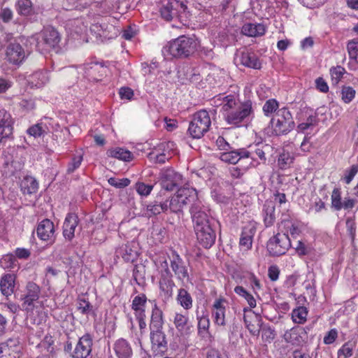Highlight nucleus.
Returning <instances> with one entry per match:
<instances>
[{
  "mask_svg": "<svg viewBox=\"0 0 358 358\" xmlns=\"http://www.w3.org/2000/svg\"><path fill=\"white\" fill-rule=\"evenodd\" d=\"M189 213L198 242L205 248H210L216 238L214 229L216 221L209 207L202 201H197L191 206Z\"/></svg>",
  "mask_w": 358,
  "mask_h": 358,
  "instance_id": "nucleus-1",
  "label": "nucleus"
},
{
  "mask_svg": "<svg viewBox=\"0 0 358 358\" xmlns=\"http://www.w3.org/2000/svg\"><path fill=\"white\" fill-rule=\"evenodd\" d=\"M222 99L224 119L227 124L238 127L253 117L254 108L250 100L239 102L233 94Z\"/></svg>",
  "mask_w": 358,
  "mask_h": 358,
  "instance_id": "nucleus-2",
  "label": "nucleus"
},
{
  "mask_svg": "<svg viewBox=\"0 0 358 358\" xmlns=\"http://www.w3.org/2000/svg\"><path fill=\"white\" fill-rule=\"evenodd\" d=\"M199 46L197 39L182 35L170 41L163 48L162 52L165 57L184 59L192 56Z\"/></svg>",
  "mask_w": 358,
  "mask_h": 358,
  "instance_id": "nucleus-3",
  "label": "nucleus"
},
{
  "mask_svg": "<svg viewBox=\"0 0 358 358\" xmlns=\"http://www.w3.org/2000/svg\"><path fill=\"white\" fill-rule=\"evenodd\" d=\"M197 201H201L198 197L197 191L192 187H184L180 188L177 192L171 196L168 201V209L172 213H179L189 203H194Z\"/></svg>",
  "mask_w": 358,
  "mask_h": 358,
  "instance_id": "nucleus-4",
  "label": "nucleus"
},
{
  "mask_svg": "<svg viewBox=\"0 0 358 358\" xmlns=\"http://www.w3.org/2000/svg\"><path fill=\"white\" fill-rule=\"evenodd\" d=\"M272 134L276 136L285 135L295 127L292 113L287 108L278 110L275 116L271 120Z\"/></svg>",
  "mask_w": 358,
  "mask_h": 358,
  "instance_id": "nucleus-5",
  "label": "nucleus"
},
{
  "mask_svg": "<svg viewBox=\"0 0 358 358\" xmlns=\"http://www.w3.org/2000/svg\"><path fill=\"white\" fill-rule=\"evenodd\" d=\"M211 120L208 112L201 110L193 115L189 122L188 132L194 138H200L209 130Z\"/></svg>",
  "mask_w": 358,
  "mask_h": 358,
  "instance_id": "nucleus-6",
  "label": "nucleus"
},
{
  "mask_svg": "<svg viewBox=\"0 0 358 358\" xmlns=\"http://www.w3.org/2000/svg\"><path fill=\"white\" fill-rule=\"evenodd\" d=\"M36 46L39 50H50L59 46L61 37L59 32L53 27L45 28L36 36Z\"/></svg>",
  "mask_w": 358,
  "mask_h": 358,
  "instance_id": "nucleus-7",
  "label": "nucleus"
},
{
  "mask_svg": "<svg viewBox=\"0 0 358 358\" xmlns=\"http://www.w3.org/2000/svg\"><path fill=\"white\" fill-rule=\"evenodd\" d=\"M266 247L271 255L280 256L291 247V241L287 234L278 233L268 240Z\"/></svg>",
  "mask_w": 358,
  "mask_h": 358,
  "instance_id": "nucleus-8",
  "label": "nucleus"
},
{
  "mask_svg": "<svg viewBox=\"0 0 358 358\" xmlns=\"http://www.w3.org/2000/svg\"><path fill=\"white\" fill-rule=\"evenodd\" d=\"M187 6L179 0H169L160 9L161 16L166 21L180 17L185 13Z\"/></svg>",
  "mask_w": 358,
  "mask_h": 358,
  "instance_id": "nucleus-9",
  "label": "nucleus"
},
{
  "mask_svg": "<svg viewBox=\"0 0 358 358\" xmlns=\"http://www.w3.org/2000/svg\"><path fill=\"white\" fill-rule=\"evenodd\" d=\"M40 295V287L35 282H29L22 295L23 308L27 310H32L35 306V303L38 301Z\"/></svg>",
  "mask_w": 358,
  "mask_h": 358,
  "instance_id": "nucleus-10",
  "label": "nucleus"
},
{
  "mask_svg": "<svg viewBox=\"0 0 358 358\" xmlns=\"http://www.w3.org/2000/svg\"><path fill=\"white\" fill-rule=\"evenodd\" d=\"M21 345L17 338H10L0 343V358H20Z\"/></svg>",
  "mask_w": 358,
  "mask_h": 358,
  "instance_id": "nucleus-11",
  "label": "nucleus"
},
{
  "mask_svg": "<svg viewBox=\"0 0 358 358\" xmlns=\"http://www.w3.org/2000/svg\"><path fill=\"white\" fill-rule=\"evenodd\" d=\"M150 338L152 350L155 355H163L167 350L168 343L163 329L150 330Z\"/></svg>",
  "mask_w": 358,
  "mask_h": 358,
  "instance_id": "nucleus-12",
  "label": "nucleus"
},
{
  "mask_svg": "<svg viewBox=\"0 0 358 358\" xmlns=\"http://www.w3.org/2000/svg\"><path fill=\"white\" fill-rule=\"evenodd\" d=\"M228 301L220 296L214 301L212 305V317L215 325L224 327L226 325L225 314Z\"/></svg>",
  "mask_w": 358,
  "mask_h": 358,
  "instance_id": "nucleus-13",
  "label": "nucleus"
},
{
  "mask_svg": "<svg viewBox=\"0 0 358 358\" xmlns=\"http://www.w3.org/2000/svg\"><path fill=\"white\" fill-rule=\"evenodd\" d=\"M25 57V51L19 43L10 42L7 45L5 59L10 64L19 65L24 60Z\"/></svg>",
  "mask_w": 358,
  "mask_h": 358,
  "instance_id": "nucleus-14",
  "label": "nucleus"
},
{
  "mask_svg": "<svg viewBox=\"0 0 358 358\" xmlns=\"http://www.w3.org/2000/svg\"><path fill=\"white\" fill-rule=\"evenodd\" d=\"M173 322L179 337L187 338L190 336L193 330V326L190 324L187 315L176 313Z\"/></svg>",
  "mask_w": 358,
  "mask_h": 358,
  "instance_id": "nucleus-15",
  "label": "nucleus"
},
{
  "mask_svg": "<svg viewBox=\"0 0 358 358\" xmlns=\"http://www.w3.org/2000/svg\"><path fill=\"white\" fill-rule=\"evenodd\" d=\"M92 338L89 334L80 338L73 352V358H87L92 352Z\"/></svg>",
  "mask_w": 358,
  "mask_h": 358,
  "instance_id": "nucleus-16",
  "label": "nucleus"
},
{
  "mask_svg": "<svg viewBox=\"0 0 358 358\" xmlns=\"http://www.w3.org/2000/svg\"><path fill=\"white\" fill-rule=\"evenodd\" d=\"M251 154L249 150L244 148L238 150H232L231 148L221 152L219 157L223 162L235 164L242 159L249 158Z\"/></svg>",
  "mask_w": 358,
  "mask_h": 358,
  "instance_id": "nucleus-17",
  "label": "nucleus"
},
{
  "mask_svg": "<svg viewBox=\"0 0 358 358\" xmlns=\"http://www.w3.org/2000/svg\"><path fill=\"white\" fill-rule=\"evenodd\" d=\"M36 234L41 240L52 243L55 240V227L53 222L48 219H44L38 224Z\"/></svg>",
  "mask_w": 358,
  "mask_h": 358,
  "instance_id": "nucleus-18",
  "label": "nucleus"
},
{
  "mask_svg": "<svg viewBox=\"0 0 358 358\" xmlns=\"http://www.w3.org/2000/svg\"><path fill=\"white\" fill-rule=\"evenodd\" d=\"M182 180V176L179 173L173 170L166 171L162 176V187L167 191H172L174 187L179 185Z\"/></svg>",
  "mask_w": 358,
  "mask_h": 358,
  "instance_id": "nucleus-19",
  "label": "nucleus"
},
{
  "mask_svg": "<svg viewBox=\"0 0 358 358\" xmlns=\"http://www.w3.org/2000/svg\"><path fill=\"white\" fill-rule=\"evenodd\" d=\"M78 222V217L75 213H69L66 215L63 224V236L66 240L70 241L74 238Z\"/></svg>",
  "mask_w": 358,
  "mask_h": 358,
  "instance_id": "nucleus-20",
  "label": "nucleus"
},
{
  "mask_svg": "<svg viewBox=\"0 0 358 358\" xmlns=\"http://www.w3.org/2000/svg\"><path fill=\"white\" fill-rule=\"evenodd\" d=\"M171 267L179 280H183L185 278H188L189 275L187 268L185 266L182 258L176 252H173L172 253Z\"/></svg>",
  "mask_w": 358,
  "mask_h": 358,
  "instance_id": "nucleus-21",
  "label": "nucleus"
},
{
  "mask_svg": "<svg viewBox=\"0 0 358 358\" xmlns=\"http://www.w3.org/2000/svg\"><path fill=\"white\" fill-rule=\"evenodd\" d=\"M152 302L153 304L151 310L149 329L150 330H157L163 329L164 324L163 311L158 306L155 300L152 301Z\"/></svg>",
  "mask_w": 358,
  "mask_h": 358,
  "instance_id": "nucleus-22",
  "label": "nucleus"
},
{
  "mask_svg": "<svg viewBox=\"0 0 358 358\" xmlns=\"http://www.w3.org/2000/svg\"><path fill=\"white\" fill-rule=\"evenodd\" d=\"M256 232V228L252 225L243 227L239 240V245L243 251H248L252 248L253 237Z\"/></svg>",
  "mask_w": 358,
  "mask_h": 358,
  "instance_id": "nucleus-23",
  "label": "nucleus"
},
{
  "mask_svg": "<svg viewBox=\"0 0 358 358\" xmlns=\"http://www.w3.org/2000/svg\"><path fill=\"white\" fill-rule=\"evenodd\" d=\"M12 119L10 115L5 110H0V142L12 134Z\"/></svg>",
  "mask_w": 358,
  "mask_h": 358,
  "instance_id": "nucleus-24",
  "label": "nucleus"
},
{
  "mask_svg": "<svg viewBox=\"0 0 358 358\" xmlns=\"http://www.w3.org/2000/svg\"><path fill=\"white\" fill-rule=\"evenodd\" d=\"M113 350L117 358H131L132 348L126 339L119 338L113 344Z\"/></svg>",
  "mask_w": 358,
  "mask_h": 358,
  "instance_id": "nucleus-25",
  "label": "nucleus"
},
{
  "mask_svg": "<svg viewBox=\"0 0 358 358\" xmlns=\"http://www.w3.org/2000/svg\"><path fill=\"white\" fill-rule=\"evenodd\" d=\"M306 331L302 327H296L285 331L284 338L286 342L292 345H300L304 341L303 336Z\"/></svg>",
  "mask_w": 358,
  "mask_h": 358,
  "instance_id": "nucleus-26",
  "label": "nucleus"
},
{
  "mask_svg": "<svg viewBox=\"0 0 358 358\" xmlns=\"http://www.w3.org/2000/svg\"><path fill=\"white\" fill-rule=\"evenodd\" d=\"M16 275L13 273H6L2 275L0 280V290L3 296H9L14 292Z\"/></svg>",
  "mask_w": 358,
  "mask_h": 358,
  "instance_id": "nucleus-27",
  "label": "nucleus"
},
{
  "mask_svg": "<svg viewBox=\"0 0 358 358\" xmlns=\"http://www.w3.org/2000/svg\"><path fill=\"white\" fill-rule=\"evenodd\" d=\"M241 32L249 37H259L264 35L266 27L262 23H245L242 27Z\"/></svg>",
  "mask_w": 358,
  "mask_h": 358,
  "instance_id": "nucleus-28",
  "label": "nucleus"
},
{
  "mask_svg": "<svg viewBox=\"0 0 358 358\" xmlns=\"http://www.w3.org/2000/svg\"><path fill=\"white\" fill-rule=\"evenodd\" d=\"M275 210V206L273 201L267 200L265 201L263 206L262 214L266 227L273 225L276 219Z\"/></svg>",
  "mask_w": 358,
  "mask_h": 358,
  "instance_id": "nucleus-29",
  "label": "nucleus"
},
{
  "mask_svg": "<svg viewBox=\"0 0 358 358\" xmlns=\"http://www.w3.org/2000/svg\"><path fill=\"white\" fill-rule=\"evenodd\" d=\"M106 71V69L101 63L90 64L85 67L86 76L89 80L93 81L101 80Z\"/></svg>",
  "mask_w": 358,
  "mask_h": 358,
  "instance_id": "nucleus-30",
  "label": "nucleus"
},
{
  "mask_svg": "<svg viewBox=\"0 0 358 358\" xmlns=\"http://www.w3.org/2000/svg\"><path fill=\"white\" fill-rule=\"evenodd\" d=\"M240 61L241 64L249 68L260 69L262 67V63L257 56L253 52H243Z\"/></svg>",
  "mask_w": 358,
  "mask_h": 358,
  "instance_id": "nucleus-31",
  "label": "nucleus"
},
{
  "mask_svg": "<svg viewBox=\"0 0 358 358\" xmlns=\"http://www.w3.org/2000/svg\"><path fill=\"white\" fill-rule=\"evenodd\" d=\"M166 210H168V201L163 203L153 201L147 206L145 215L148 217H151L158 215L162 212H166ZM143 215L145 216V208L143 210Z\"/></svg>",
  "mask_w": 358,
  "mask_h": 358,
  "instance_id": "nucleus-32",
  "label": "nucleus"
},
{
  "mask_svg": "<svg viewBox=\"0 0 358 358\" xmlns=\"http://www.w3.org/2000/svg\"><path fill=\"white\" fill-rule=\"evenodd\" d=\"M172 275H162L159 280V289L166 296L170 297L173 294V289L175 287V283L172 280Z\"/></svg>",
  "mask_w": 358,
  "mask_h": 358,
  "instance_id": "nucleus-33",
  "label": "nucleus"
},
{
  "mask_svg": "<svg viewBox=\"0 0 358 358\" xmlns=\"http://www.w3.org/2000/svg\"><path fill=\"white\" fill-rule=\"evenodd\" d=\"M146 302L147 297L144 294H141L134 298L131 309L134 311L135 315L145 314Z\"/></svg>",
  "mask_w": 358,
  "mask_h": 358,
  "instance_id": "nucleus-34",
  "label": "nucleus"
},
{
  "mask_svg": "<svg viewBox=\"0 0 358 358\" xmlns=\"http://www.w3.org/2000/svg\"><path fill=\"white\" fill-rule=\"evenodd\" d=\"M108 157L116 158L122 161L129 162L132 159L133 155L127 150L122 148H115L107 151Z\"/></svg>",
  "mask_w": 358,
  "mask_h": 358,
  "instance_id": "nucleus-35",
  "label": "nucleus"
},
{
  "mask_svg": "<svg viewBox=\"0 0 358 358\" xmlns=\"http://www.w3.org/2000/svg\"><path fill=\"white\" fill-rule=\"evenodd\" d=\"M178 303L185 309L189 310L192 307V298L191 294L185 289L181 288L178 290L177 295Z\"/></svg>",
  "mask_w": 358,
  "mask_h": 358,
  "instance_id": "nucleus-36",
  "label": "nucleus"
},
{
  "mask_svg": "<svg viewBox=\"0 0 358 358\" xmlns=\"http://www.w3.org/2000/svg\"><path fill=\"white\" fill-rule=\"evenodd\" d=\"M38 188L36 180L32 176H26L21 183V189L24 194H31L35 193Z\"/></svg>",
  "mask_w": 358,
  "mask_h": 358,
  "instance_id": "nucleus-37",
  "label": "nucleus"
},
{
  "mask_svg": "<svg viewBox=\"0 0 358 358\" xmlns=\"http://www.w3.org/2000/svg\"><path fill=\"white\" fill-rule=\"evenodd\" d=\"M116 253L126 262H133L137 257V251L127 244L120 247L116 250Z\"/></svg>",
  "mask_w": 358,
  "mask_h": 358,
  "instance_id": "nucleus-38",
  "label": "nucleus"
},
{
  "mask_svg": "<svg viewBox=\"0 0 358 358\" xmlns=\"http://www.w3.org/2000/svg\"><path fill=\"white\" fill-rule=\"evenodd\" d=\"M49 80V76L46 71H36L29 78V82L32 85L36 87H41L47 83Z\"/></svg>",
  "mask_w": 358,
  "mask_h": 358,
  "instance_id": "nucleus-39",
  "label": "nucleus"
},
{
  "mask_svg": "<svg viewBox=\"0 0 358 358\" xmlns=\"http://www.w3.org/2000/svg\"><path fill=\"white\" fill-rule=\"evenodd\" d=\"M243 320L245 326L248 331L254 336H258L261 331V327H262V320L260 316L256 315L254 323H252L248 320V317L244 315Z\"/></svg>",
  "mask_w": 358,
  "mask_h": 358,
  "instance_id": "nucleus-40",
  "label": "nucleus"
},
{
  "mask_svg": "<svg viewBox=\"0 0 358 358\" xmlns=\"http://www.w3.org/2000/svg\"><path fill=\"white\" fill-rule=\"evenodd\" d=\"M272 147L268 144L261 145L257 146L254 150H251L250 152L252 153L249 158L255 159V155L257 156L262 162H266V154L271 152Z\"/></svg>",
  "mask_w": 358,
  "mask_h": 358,
  "instance_id": "nucleus-41",
  "label": "nucleus"
},
{
  "mask_svg": "<svg viewBox=\"0 0 358 358\" xmlns=\"http://www.w3.org/2000/svg\"><path fill=\"white\" fill-rule=\"evenodd\" d=\"M294 159V158L291 153L283 151L278 157V166L280 169H287L293 164Z\"/></svg>",
  "mask_w": 358,
  "mask_h": 358,
  "instance_id": "nucleus-42",
  "label": "nucleus"
},
{
  "mask_svg": "<svg viewBox=\"0 0 358 358\" xmlns=\"http://www.w3.org/2000/svg\"><path fill=\"white\" fill-rule=\"evenodd\" d=\"M308 311L303 306L294 308L292 312V318L294 322L303 324L306 321Z\"/></svg>",
  "mask_w": 358,
  "mask_h": 358,
  "instance_id": "nucleus-43",
  "label": "nucleus"
},
{
  "mask_svg": "<svg viewBox=\"0 0 358 358\" xmlns=\"http://www.w3.org/2000/svg\"><path fill=\"white\" fill-rule=\"evenodd\" d=\"M17 13L21 15H29L32 13V3L30 0H17L16 3Z\"/></svg>",
  "mask_w": 358,
  "mask_h": 358,
  "instance_id": "nucleus-44",
  "label": "nucleus"
},
{
  "mask_svg": "<svg viewBox=\"0 0 358 358\" xmlns=\"http://www.w3.org/2000/svg\"><path fill=\"white\" fill-rule=\"evenodd\" d=\"M356 90L351 86L343 85L341 90V98L345 103H350L355 99Z\"/></svg>",
  "mask_w": 358,
  "mask_h": 358,
  "instance_id": "nucleus-45",
  "label": "nucleus"
},
{
  "mask_svg": "<svg viewBox=\"0 0 358 358\" xmlns=\"http://www.w3.org/2000/svg\"><path fill=\"white\" fill-rule=\"evenodd\" d=\"M0 264L3 268H15L19 266L16 257L13 254L4 255L0 260Z\"/></svg>",
  "mask_w": 358,
  "mask_h": 358,
  "instance_id": "nucleus-46",
  "label": "nucleus"
},
{
  "mask_svg": "<svg viewBox=\"0 0 358 358\" xmlns=\"http://www.w3.org/2000/svg\"><path fill=\"white\" fill-rule=\"evenodd\" d=\"M83 160V155H73L70 162L67 164L66 173L68 174L73 173L76 170H77L80 166Z\"/></svg>",
  "mask_w": 358,
  "mask_h": 358,
  "instance_id": "nucleus-47",
  "label": "nucleus"
},
{
  "mask_svg": "<svg viewBox=\"0 0 358 358\" xmlns=\"http://www.w3.org/2000/svg\"><path fill=\"white\" fill-rule=\"evenodd\" d=\"M330 75L334 85H337L345 73V69L341 66H336L330 69Z\"/></svg>",
  "mask_w": 358,
  "mask_h": 358,
  "instance_id": "nucleus-48",
  "label": "nucleus"
},
{
  "mask_svg": "<svg viewBox=\"0 0 358 358\" xmlns=\"http://www.w3.org/2000/svg\"><path fill=\"white\" fill-rule=\"evenodd\" d=\"M145 268L143 265H135L133 269V279L138 285H141L145 278Z\"/></svg>",
  "mask_w": 358,
  "mask_h": 358,
  "instance_id": "nucleus-49",
  "label": "nucleus"
},
{
  "mask_svg": "<svg viewBox=\"0 0 358 358\" xmlns=\"http://www.w3.org/2000/svg\"><path fill=\"white\" fill-rule=\"evenodd\" d=\"M278 106V102L275 99H268L265 102L263 106V112L266 116H270L273 113L277 110Z\"/></svg>",
  "mask_w": 358,
  "mask_h": 358,
  "instance_id": "nucleus-50",
  "label": "nucleus"
},
{
  "mask_svg": "<svg viewBox=\"0 0 358 358\" xmlns=\"http://www.w3.org/2000/svg\"><path fill=\"white\" fill-rule=\"evenodd\" d=\"M331 205L336 210H340L343 208V203L341 201V189L339 188H334L331 194Z\"/></svg>",
  "mask_w": 358,
  "mask_h": 358,
  "instance_id": "nucleus-51",
  "label": "nucleus"
},
{
  "mask_svg": "<svg viewBox=\"0 0 358 358\" xmlns=\"http://www.w3.org/2000/svg\"><path fill=\"white\" fill-rule=\"evenodd\" d=\"M347 48L350 59L358 64V42L350 41L348 43Z\"/></svg>",
  "mask_w": 358,
  "mask_h": 358,
  "instance_id": "nucleus-52",
  "label": "nucleus"
},
{
  "mask_svg": "<svg viewBox=\"0 0 358 358\" xmlns=\"http://www.w3.org/2000/svg\"><path fill=\"white\" fill-rule=\"evenodd\" d=\"M281 227H284L286 229L285 231H282V233H285L288 235V233H290L292 235H294L299 233V229L296 226L294 225V224L289 220H285L281 222L280 224L279 225V229Z\"/></svg>",
  "mask_w": 358,
  "mask_h": 358,
  "instance_id": "nucleus-53",
  "label": "nucleus"
},
{
  "mask_svg": "<svg viewBox=\"0 0 358 358\" xmlns=\"http://www.w3.org/2000/svg\"><path fill=\"white\" fill-rule=\"evenodd\" d=\"M108 182L111 186L116 188H124L130 184V180L128 178H110Z\"/></svg>",
  "mask_w": 358,
  "mask_h": 358,
  "instance_id": "nucleus-54",
  "label": "nucleus"
},
{
  "mask_svg": "<svg viewBox=\"0 0 358 358\" xmlns=\"http://www.w3.org/2000/svg\"><path fill=\"white\" fill-rule=\"evenodd\" d=\"M261 331L262 339L266 341H271L275 338L274 330L272 329L268 325L262 324Z\"/></svg>",
  "mask_w": 358,
  "mask_h": 358,
  "instance_id": "nucleus-55",
  "label": "nucleus"
},
{
  "mask_svg": "<svg viewBox=\"0 0 358 358\" xmlns=\"http://www.w3.org/2000/svg\"><path fill=\"white\" fill-rule=\"evenodd\" d=\"M153 189L152 185H147L143 182H137L136 185V192L141 196H148Z\"/></svg>",
  "mask_w": 358,
  "mask_h": 358,
  "instance_id": "nucleus-56",
  "label": "nucleus"
},
{
  "mask_svg": "<svg viewBox=\"0 0 358 358\" xmlns=\"http://www.w3.org/2000/svg\"><path fill=\"white\" fill-rule=\"evenodd\" d=\"M344 356V358L350 357L352 355V345L350 343H345L343 345L341 349L338 351V358L341 356Z\"/></svg>",
  "mask_w": 358,
  "mask_h": 358,
  "instance_id": "nucleus-57",
  "label": "nucleus"
},
{
  "mask_svg": "<svg viewBox=\"0 0 358 358\" xmlns=\"http://www.w3.org/2000/svg\"><path fill=\"white\" fill-rule=\"evenodd\" d=\"M358 172V165L355 164L352 165L349 169H347L345 172V176L343 180H345L346 184H349Z\"/></svg>",
  "mask_w": 358,
  "mask_h": 358,
  "instance_id": "nucleus-58",
  "label": "nucleus"
},
{
  "mask_svg": "<svg viewBox=\"0 0 358 358\" xmlns=\"http://www.w3.org/2000/svg\"><path fill=\"white\" fill-rule=\"evenodd\" d=\"M198 319V330L199 333L201 332V330L207 331L210 326V321L208 316H197Z\"/></svg>",
  "mask_w": 358,
  "mask_h": 358,
  "instance_id": "nucleus-59",
  "label": "nucleus"
},
{
  "mask_svg": "<svg viewBox=\"0 0 358 358\" xmlns=\"http://www.w3.org/2000/svg\"><path fill=\"white\" fill-rule=\"evenodd\" d=\"M15 257L20 259H27L31 255V251L24 248H17L15 250Z\"/></svg>",
  "mask_w": 358,
  "mask_h": 358,
  "instance_id": "nucleus-60",
  "label": "nucleus"
},
{
  "mask_svg": "<svg viewBox=\"0 0 358 358\" xmlns=\"http://www.w3.org/2000/svg\"><path fill=\"white\" fill-rule=\"evenodd\" d=\"M92 306L90 303L85 299H80L78 309L83 314H88L92 310Z\"/></svg>",
  "mask_w": 358,
  "mask_h": 358,
  "instance_id": "nucleus-61",
  "label": "nucleus"
},
{
  "mask_svg": "<svg viewBox=\"0 0 358 358\" xmlns=\"http://www.w3.org/2000/svg\"><path fill=\"white\" fill-rule=\"evenodd\" d=\"M215 145L220 150H229L231 149L230 144L221 136H219L215 141Z\"/></svg>",
  "mask_w": 358,
  "mask_h": 358,
  "instance_id": "nucleus-62",
  "label": "nucleus"
},
{
  "mask_svg": "<svg viewBox=\"0 0 358 358\" xmlns=\"http://www.w3.org/2000/svg\"><path fill=\"white\" fill-rule=\"evenodd\" d=\"M44 130L42 127L39 124H35L31 127H29L27 130V133L35 138L41 136L43 133Z\"/></svg>",
  "mask_w": 358,
  "mask_h": 358,
  "instance_id": "nucleus-63",
  "label": "nucleus"
},
{
  "mask_svg": "<svg viewBox=\"0 0 358 358\" xmlns=\"http://www.w3.org/2000/svg\"><path fill=\"white\" fill-rule=\"evenodd\" d=\"M248 280L255 293H257V291L262 289V285L254 273L249 275Z\"/></svg>",
  "mask_w": 358,
  "mask_h": 358,
  "instance_id": "nucleus-64",
  "label": "nucleus"
}]
</instances>
